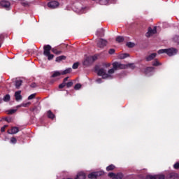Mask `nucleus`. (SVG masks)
<instances>
[{
	"label": "nucleus",
	"mask_w": 179,
	"mask_h": 179,
	"mask_svg": "<svg viewBox=\"0 0 179 179\" xmlns=\"http://www.w3.org/2000/svg\"><path fill=\"white\" fill-rule=\"evenodd\" d=\"M113 69H110L106 73V69H98L97 67L95 68V71L98 75V76H101L103 79H113V75H114V72L117 71V69H126V68H131L134 69L135 68V64H130L128 65L122 64L118 62H115L113 63Z\"/></svg>",
	"instance_id": "obj_1"
},
{
	"label": "nucleus",
	"mask_w": 179,
	"mask_h": 179,
	"mask_svg": "<svg viewBox=\"0 0 179 179\" xmlns=\"http://www.w3.org/2000/svg\"><path fill=\"white\" fill-rule=\"evenodd\" d=\"M158 54H167L169 57H173L177 54V49L176 48H169V49H161L158 50Z\"/></svg>",
	"instance_id": "obj_2"
},
{
	"label": "nucleus",
	"mask_w": 179,
	"mask_h": 179,
	"mask_svg": "<svg viewBox=\"0 0 179 179\" xmlns=\"http://www.w3.org/2000/svg\"><path fill=\"white\" fill-rule=\"evenodd\" d=\"M104 171H100L98 172H92L88 175V178L90 179H94L97 178V177H100V176H103Z\"/></svg>",
	"instance_id": "obj_3"
},
{
	"label": "nucleus",
	"mask_w": 179,
	"mask_h": 179,
	"mask_svg": "<svg viewBox=\"0 0 179 179\" xmlns=\"http://www.w3.org/2000/svg\"><path fill=\"white\" fill-rule=\"evenodd\" d=\"M0 6H2L4 9H10V2L8 0H2L0 2Z\"/></svg>",
	"instance_id": "obj_4"
},
{
	"label": "nucleus",
	"mask_w": 179,
	"mask_h": 179,
	"mask_svg": "<svg viewBox=\"0 0 179 179\" xmlns=\"http://www.w3.org/2000/svg\"><path fill=\"white\" fill-rule=\"evenodd\" d=\"M48 6L50 8V9H55L59 6V3L57 1H50L48 3Z\"/></svg>",
	"instance_id": "obj_5"
},
{
	"label": "nucleus",
	"mask_w": 179,
	"mask_h": 179,
	"mask_svg": "<svg viewBox=\"0 0 179 179\" xmlns=\"http://www.w3.org/2000/svg\"><path fill=\"white\" fill-rule=\"evenodd\" d=\"M51 45H45L43 46V55H48L49 54H51Z\"/></svg>",
	"instance_id": "obj_6"
},
{
	"label": "nucleus",
	"mask_w": 179,
	"mask_h": 179,
	"mask_svg": "<svg viewBox=\"0 0 179 179\" xmlns=\"http://www.w3.org/2000/svg\"><path fill=\"white\" fill-rule=\"evenodd\" d=\"M157 31L156 30V27H155L152 29V28L148 29V31L145 34L146 37H152L153 34H156Z\"/></svg>",
	"instance_id": "obj_7"
},
{
	"label": "nucleus",
	"mask_w": 179,
	"mask_h": 179,
	"mask_svg": "<svg viewBox=\"0 0 179 179\" xmlns=\"http://www.w3.org/2000/svg\"><path fill=\"white\" fill-rule=\"evenodd\" d=\"M108 177H110L111 178H115V179H122L124 176L122 173H117L115 175V173H109Z\"/></svg>",
	"instance_id": "obj_8"
},
{
	"label": "nucleus",
	"mask_w": 179,
	"mask_h": 179,
	"mask_svg": "<svg viewBox=\"0 0 179 179\" xmlns=\"http://www.w3.org/2000/svg\"><path fill=\"white\" fill-rule=\"evenodd\" d=\"M145 179H164V176L163 175H148Z\"/></svg>",
	"instance_id": "obj_9"
},
{
	"label": "nucleus",
	"mask_w": 179,
	"mask_h": 179,
	"mask_svg": "<svg viewBox=\"0 0 179 179\" xmlns=\"http://www.w3.org/2000/svg\"><path fill=\"white\" fill-rule=\"evenodd\" d=\"M144 72L145 75H147V76H150L151 75H153V72H155V68L153 67L146 68Z\"/></svg>",
	"instance_id": "obj_10"
},
{
	"label": "nucleus",
	"mask_w": 179,
	"mask_h": 179,
	"mask_svg": "<svg viewBox=\"0 0 179 179\" xmlns=\"http://www.w3.org/2000/svg\"><path fill=\"white\" fill-rule=\"evenodd\" d=\"M97 45L99 48H103V47H106V45H107V41L104 39H99L98 41Z\"/></svg>",
	"instance_id": "obj_11"
},
{
	"label": "nucleus",
	"mask_w": 179,
	"mask_h": 179,
	"mask_svg": "<svg viewBox=\"0 0 179 179\" xmlns=\"http://www.w3.org/2000/svg\"><path fill=\"white\" fill-rule=\"evenodd\" d=\"M22 91H17L15 92V100L16 101H20V100H22Z\"/></svg>",
	"instance_id": "obj_12"
},
{
	"label": "nucleus",
	"mask_w": 179,
	"mask_h": 179,
	"mask_svg": "<svg viewBox=\"0 0 179 179\" xmlns=\"http://www.w3.org/2000/svg\"><path fill=\"white\" fill-rule=\"evenodd\" d=\"M75 179H86V173L84 172H79Z\"/></svg>",
	"instance_id": "obj_13"
},
{
	"label": "nucleus",
	"mask_w": 179,
	"mask_h": 179,
	"mask_svg": "<svg viewBox=\"0 0 179 179\" xmlns=\"http://www.w3.org/2000/svg\"><path fill=\"white\" fill-rule=\"evenodd\" d=\"M93 63V62H92V59H90V56L87 57L84 62H83V65H85V66H87V65H90V64Z\"/></svg>",
	"instance_id": "obj_14"
},
{
	"label": "nucleus",
	"mask_w": 179,
	"mask_h": 179,
	"mask_svg": "<svg viewBox=\"0 0 179 179\" xmlns=\"http://www.w3.org/2000/svg\"><path fill=\"white\" fill-rule=\"evenodd\" d=\"M17 132H19V128L17 127H13L10 130L8 131V134H10V135L17 134Z\"/></svg>",
	"instance_id": "obj_15"
},
{
	"label": "nucleus",
	"mask_w": 179,
	"mask_h": 179,
	"mask_svg": "<svg viewBox=\"0 0 179 179\" xmlns=\"http://www.w3.org/2000/svg\"><path fill=\"white\" fill-rule=\"evenodd\" d=\"M129 57V55L127 53H122L118 55L117 58L119 59H124V58H128Z\"/></svg>",
	"instance_id": "obj_16"
},
{
	"label": "nucleus",
	"mask_w": 179,
	"mask_h": 179,
	"mask_svg": "<svg viewBox=\"0 0 179 179\" xmlns=\"http://www.w3.org/2000/svg\"><path fill=\"white\" fill-rule=\"evenodd\" d=\"M157 56V53H152L146 57L147 61H152V59H155Z\"/></svg>",
	"instance_id": "obj_17"
},
{
	"label": "nucleus",
	"mask_w": 179,
	"mask_h": 179,
	"mask_svg": "<svg viewBox=\"0 0 179 179\" xmlns=\"http://www.w3.org/2000/svg\"><path fill=\"white\" fill-rule=\"evenodd\" d=\"M96 36H98V37H103V36H104V29H99L96 31Z\"/></svg>",
	"instance_id": "obj_18"
},
{
	"label": "nucleus",
	"mask_w": 179,
	"mask_h": 179,
	"mask_svg": "<svg viewBox=\"0 0 179 179\" xmlns=\"http://www.w3.org/2000/svg\"><path fill=\"white\" fill-rule=\"evenodd\" d=\"M61 75H62V73L61 71H56L53 72V74L52 75V78H57L58 76H61Z\"/></svg>",
	"instance_id": "obj_19"
},
{
	"label": "nucleus",
	"mask_w": 179,
	"mask_h": 179,
	"mask_svg": "<svg viewBox=\"0 0 179 179\" xmlns=\"http://www.w3.org/2000/svg\"><path fill=\"white\" fill-rule=\"evenodd\" d=\"M22 81L21 80H17L15 81V87L16 89H19L20 86H22Z\"/></svg>",
	"instance_id": "obj_20"
},
{
	"label": "nucleus",
	"mask_w": 179,
	"mask_h": 179,
	"mask_svg": "<svg viewBox=\"0 0 179 179\" xmlns=\"http://www.w3.org/2000/svg\"><path fill=\"white\" fill-rule=\"evenodd\" d=\"M64 59H66V57L65 56H59L56 58V62H61Z\"/></svg>",
	"instance_id": "obj_21"
},
{
	"label": "nucleus",
	"mask_w": 179,
	"mask_h": 179,
	"mask_svg": "<svg viewBox=\"0 0 179 179\" xmlns=\"http://www.w3.org/2000/svg\"><path fill=\"white\" fill-rule=\"evenodd\" d=\"M72 69H67L64 71H61L62 75H66V73H71Z\"/></svg>",
	"instance_id": "obj_22"
},
{
	"label": "nucleus",
	"mask_w": 179,
	"mask_h": 179,
	"mask_svg": "<svg viewBox=\"0 0 179 179\" xmlns=\"http://www.w3.org/2000/svg\"><path fill=\"white\" fill-rule=\"evenodd\" d=\"M170 179H178V175L176 173H171L170 174Z\"/></svg>",
	"instance_id": "obj_23"
},
{
	"label": "nucleus",
	"mask_w": 179,
	"mask_h": 179,
	"mask_svg": "<svg viewBox=\"0 0 179 179\" xmlns=\"http://www.w3.org/2000/svg\"><path fill=\"white\" fill-rule=\"evenodd\" d=\"M3 100L6 103H8V101L10 100V95L6 94V96H3Z\"/></svg>",
	"instance_id": "obj_24"
},
{
	"label": "nucleus",
	"mask_w": 179,
	"mask_h": 179,
	"mask_svg": "<svg viewBox=\"0 0 179 179\" xmlns=\"http://www.w3.org/2000/svg\"><path fill=\"white\" fill-rule=\"evenodd\" d=\"M114 169H115V166H114L113 164H110L106 167V171H111L112 170H114Z\"/></svg>",
	"instance_id": "obj_25"
},
{
	"label": "nucleus",
	"mask_w": 179,
	"mask_h": 179,
	"mask_svg": "<svg viewBox=\"0 0 179 179\" xmlns=\"http://www.w3.org/2000/svg\"><path fill=\"white\" fill-rule=\"evenodd\" d=\"M48 118H51L52 120H53V118H55V115H53L52 112H51V110L48 111Z\"/></svg>",
	"instance_id": "obj_26"
},
{
	"label": "nucleus",
	"mask_w": 179,
	"mask_h": 179,
	"mask_svg": "<svg viewBox=\"0 0 179 179\" xmlns=\"http://www.w3.org/2000/svg\"><path fill=\"white\" fill-rule=\"evenodd\" d=\"M110 0H99L100 5H108V1Z\"/></svg>",
	"instance_id": "obj_27"
},
{
	"label": "nucleus",
	"mask_w": 179,
	"mask_h": 179,
	"mask_svg": "<svg viewBox=\"0 0 179 179\" xmlns=\"http://www.w3.org/2000/svg\"><path fill=\"white\" fill-rule=\"evenodd\" d=\"M127 46L129 48H134V47H135V43H132V42H127Z\"/></svg>",
	"instance_id": "obj_28"
},
{
	"label": "nucleus",
	"mask_w": 179,
	"mask_h": 179,
	"mask_svg": "<svg viewBox=\"0 0 179 179\" xmlns=\"http://www.w3.org/2000/svg\"><path fill=\"white\" fill-rule=\"evenodd\" d=\"M52 51L54 54H56V55H59V54H62V51H58V50L55 48L52 49Z\"/></svg>",
	"instance_id": "obj_29"
},
{
	"label": "nucleus",
	"mask_w": 179,
	"mask_h": 179,
	"mask_svg": "<svg viewBox=\"0 0 179 179\" xmlns=\"http://www.w3.org/2000/svg\"><path fill=\"white\" fill-rule=\"evenodd\" d=\"M116 41L117 43H122V41H124V37L123 36H117L116 38Z\"/></svg>",
	"instance_id": "obj_30"
},
{
	"label": "nucleus",
	"mask_w": 179,
	"mask_h": 179,
	"mask_svg": "<svg viewBox=\"0 0 179 179\" xmlns=\"http://www.w3.org/2000/svg\"><path fill=\"white\" fill-rule=\"evenodd\" d=\"M16 111H17V109H10L7 111V114H9V115L15 114Z\"/></svg>",
	"instance_id": "obj_31"
},
{
	"label": "nucleus",
	"mask_w": 179,
	"mask_h": 179,
	"mask_svg": "<svg viewBox=\"0 0 179 179\" xmlns=\"http://www.w3.org/2000/svg\"><path fill=\"white\" fill-rule=\"evenodd\" d=\"M45 57H48V61H51L54 58V55L49 53V55H46Z\"/></svg>",
	"instance_id": "obj_32"
},
{
	"label": "nucleus",
	"mask_w": 179,
	"mask_h": 179,
	"mask_svg": "<svg viewBox=\"0 0 179 179\" xmlns=\"http://www.w3.org/2000/svg\"><path fill=\"white\" fill-rule=\"evenodd\" d=\"M152 65L154 66H159V65H162V64L160 62H159V61L155 60L152 62Z\"/></svg>",
	"instance_id": "obj_33"
},
{
	"label": "nucleus",
	"mask_w": 179,
	"mask_h": 179,
	"mask_svg": "<svg viewBox=\"0 0 179 179\" xmlns=\"http://www.w3.org/2000/svg\"><path fill=\"white\" fill-rule=\"evenodd\" d=\"M90 59H91L92 62H94V61L97 59V56H90Z\"/></svg>",
	"instance_id": "obj_34"
},
{
	"label": "nucleus",
	"mask_w": 179,
	"mask_h": 179,
	"mask_svg": "<svg viewBox=\"0 0 179 179\" xmlns=\"http://www.w3.org/2000/svg\"><path fill=\"white\" fill-rule=\"evenodd\" d=\"M82 87V85L80 84H76L74 87L75 90H79Z\"/></svg>",
	"instance_id": "obj_35"
},
{
	"label": "nucleus",
	"mask_w": 179,
	"mask_h": 179,
	"mask_svg": "<svg viewBox=\"0 0 179 179\" xmlns=\"http://www.w3.org/2000/svg\"><path fill=\"white\" fill-rule=\"evenodd\" d=\"M78 67H79V63H74L72 66L73 69H78Z\"/></svg>",
	"instance_id": "obj_36"
},
{
	"label": "nucleus",
	"mask_w": 179,
	"mask_h": 179,
	"mask_svg": "<svg viewBox=\"0 0 179 179\" xmlns=\"http://www.w3.org/2000/svg\"><path fill=\"white\" fill-rule=\"evenodd\" d=\"M66 86V83H63L59 85V89H64Z\"/></svg>",
	"instance_id": "obj_37"
},
{
	"label": "nucleus",
	"mask_w": 179,
	"mask_h": 179,
	"mask_svg": "<svg viewBox=\"0 0 179 179\" xmlns=\"http://www.w3.org/2000/svg\"><path fill=\"white\" fill-rule=\"evenodd\" d=\"M36 97V94H32L28 96V100H33Z\"/></svg>",
	"instance_id": "obj_38"
},
{
	"label": "nucleus",
	"mask_w": 179,
	"mask_h": 179,
	"mask_svg": "<svg viewBox=\"0 0 179 179\" xmlns=\"http://www.w3.org/2000/svg\"><path fill=\"white\" fill-rule=\"evenodd\" d=\"M16 142H17V140H16V138L13 137L10 138L11 143H16Z\"/></svg>",
	"instance_id": "obj_39"
},
{
	"label": "nucleus",
	"mask_w": 179,
	"mask_h": 179,
	"mask_svg": "<svg viewBox=\"0 0 179 179\" xmlns=\"http://www.w3.org/2000/svg\"><path fill=\"white\" fill-rule=\"evenodd\" d=\"M72 85H73V83L72 82L66 83V86L67 87H71Z\"/></svg>",
	"instance_id": "obj_40"
},
{
	"label": "nucleus",
	"mask_w": 179,
	"mask_h": 179,
	"mask_svg": "<svg viewBox=\"0 0 179 179\" xmlns=\"http://www.w3.org/2000/svg\"><path fill=\"white\" fill-rule=\"evenodd\" d=\"M29 104H30V102L22 103L21 104V106H22V107H27V106H29Z\"/></svg>",
	"instance_id": "obj_41"
},
{
	"label": "nucleus",
	"mask_w": 179,
	"mask_h": 179,
	"mask_svg": "<svg viewBox=\"0 0 179 179\" xmlns=\"http://www.w3.org/2000/svg\"><path fill=\"white\" fill-rule=\"evenodd\" d=\"M173 167H174V169H176V170L178 169H179V163L177 162L176 164H175L173 165Z\"/></svg>",
	"instance_id": "obj_42"
},
{
	"label": "nucleus",
	"mask_w": 179,
	"mask_h": 179,
	"mask_svg": "<svg viewBox=\"0 0 179 179\" xmlns=\"http://www.w3.org/2000/svg\"><path fill=\"white\" fill-rule=\"evenodd\" d=\"M114 52H115V50H114V49L109 50V54L113 55V54H114Z\"/></svg>",
	"instance_id": "obj_43"
},
{
	"label": "nucleus",
	"mask_w": 179,
	"mask_h": 179,
	"mask_svg": "<svg viewBox=\"0 0 179 179\" xmlns=\"http://www.w3.org/2000/svg\"><path fill=\"white\" fill-rule=\"evenodd\" d=\"M8 125H4L3 127L1 128V132H5V128H6Z\"/></svg>",
	"instance_id": "obj_44"
},
{
	"label": "nucleus",
	"mask_w": 179,
	"mask_h": 179,
	"mask_svg": "<svg viewBox=\"0 0 179 179\" xmlns=\"http://www.w3.org/2000/svg\"><path fill=\"white\" fill-rule=\"evenodd\" d=\"M96 83H101V82H103V81H102L101 78H98L96 80Z\"/></svg>",
	"instance_id": "obj_45"
},
{
	"label": "nucleus",
	"mask_w": 179,
	"mask_h": 179,
	"mask_svg": "<svg viewBox=\"0 0 179 179\" xmlns=\"http://www.w3.org/2000/svg\"><path fill=\"white\" fill-rule=\"evenodd\" d=\"M68 79H69V77H66L64 80H63V83H66V82L68 81Z\"/></svg>",
	"instance_id": "obj_46"
},
{
	"label": "nucleus",
	"mask_w": 179,
	"mask_h": 179,
	"mask_svg": "<svg viewBox=\"0 0 179 179\" xmlns=\"http://www.w3.org/2000/svg\"><path fill=\"white\" fill-rule=\"evenodd\" d=\"M36 86H37V85H36V83H32L31 85V87H36Z\"/></svg>",
	"instance_id": "obj_47"
},
{
	"label": "nucleus",
	"mask_w": 179,
	"mask_h": 179,
	"mask_svg": "<svg viewBox=\"0 0 179 179\" xmlns=\"http://www.w3.org/2000/svg\"><path fill=\"white\" fill-rule=\"evenodd\" d=\"M5 121H7V122H10V119H8V117H6Z\"/></svg>",
	"instance_id": "obj_48"
},
{
	"label": "nucleus",
	"mask_w": 179,
	"mask_h": 179,
	"mask_svg": "<svg viewBox=\"0 0 179 179\" xmlns=\"http://www.w3.org/2000/svg\"><path fill=\"white\" fill-rule=\"evenodd\" d=\"M20 107H22V104L17 106V108H20Z\"/></svg>",
	"instance_id": "obj_49"
},
{
	"label": "nucleus",
	"mask_w": 179,
	"mask_h": 179,
	"mask_svg": "<svg viewBox=\"0 0 179 179\" xmlns=\"http://www.w3.org/2000/svg\"><path fill=\"white\" fill-rule=\"evenodd\" d=\"M111 66V64L108 63L106 64V66L108 67V66Z\"/></svg>",
	"instance_id": "obj_50"
},
{
	"label": "nucleus",
	"mask_w": 179,
	"mask_h": 179,
	"mask_svg": "<svg viewBox=\"0 0 179 179\" xmlns=\"http://www.w3.org/2000/svg\"><path fill=\"white\" fill-rule=\"evenodd\" d=\"M2 99L0 98V103H2Z\"/></svg>",
	"instance_id": "obj_51"
},
{
	"label": "nucleus",
	"mask_w": 179,
	"mask_h": 179,
	"mask_svg": "<svg viewBox=\"0 0 179 179\" xmlns=\"http://www.w3.org/2000/svg\"><path fill=\"white\" fill-rule=\"evenodd\" d=\"M93 1H99V0H93Z\"/></svg>",
	"instance_id": "obj_52"
}]
</instances>
